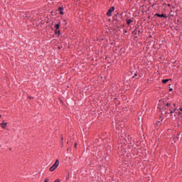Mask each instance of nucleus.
I'll return each mask as SVG.
<instances>
[{"instance_id": "nucleus-1", "label": "nucleus", "mask_w": 182, "mask_h": 182, "mask_svg": "<svg viewBox=\"0 0 182 182\" xmlns=\"http://www.w3.org/2000/svg\"><path fill=\"white\" fill-rule=\"evenodd\" d=\"M59 166V160H56L55 164L50 168V171H55L58 166Z\"/></svg>"}, {"instance_id": "nucleus-2", "label": "nucleus", "mask_w": 182, "mask_h": 182, "mask_svg": "<svg viewBox=\"0 0 182 182\" xmlns=\"http://www.w3.org/2000/svg\"><path fill=\"white\" fill-rule=\"evenodd\" d=\"M114 11V6L111 7L107 12V16H112V12Z\"/></svg>"}, {"instance_id": "nucleus-3", "label": "nucleus", "mask_w": 182, "mask_h": 182, "mask_svg": "<svg viewBox=\"0 0 182 182\" xmlns=\"http://www.w3.org/2000/svg\"><path fill=\"white\" fill-rule=\"evenodd\" d=\"M155 16H158V18H167L166 16L164 14H156Z\"/></svg>"}, {"instance_id": "nucleus-4", "label": "nucleus", "mask_w": 182, "mask_h": 182, "mask_svg": "<svg viewBox=\"0 0 182 182\" xmlns=\"http://www.w3.org/2000/svg\"><path fill=\"white\" fill-rule=\"evenodd\" d=\"M8 123L6 122H3L1 124H0V126L2 129H6V126H7Z\"/></svg>"}, {"instance_id": "nucleus-5", "label": "nucleus", "mask_w": 182, "mask_h": 182, "mask_svg": "<svg viewBox=\"0 0 182 182\" xmlns=\"http://www.w3.org/2000/svg\"><path fill=\"white\" fill-rule=\"evenodd\" d=\"M58 11H59V14H60V15H63V7H60V8L58 9Z\"/></svg>"}, {"instance_id": "nucleus-6", "label": "nucleus", "mask_w": 182, "mask_h": 182, "mask_svg": "<svg viewBox=\"0 0 182 182\" xmlns=\"http://www.w3.org/2000/svg\"><path fill=\"white\" fill-rule=\"evenodd\" d=\"M132 22H133V20H132V19H127V25H130V23H132Z\"/></svg>"}, {"instance_id": "nucleus-7", "label": "nucleus", "mask_w": 182, "mask_h": 182, "mask_svg": "<svg viewBox=\"0 0 182 182\" xmlns=\"http://www.w3.org/2000/svg\"><path fill=\"white\" fill-rule=\"evenodd\" d=\"M168 80H168V79L163 80L162 82L166 84V83H167V82H168Z\"/></svg>"}, {"instance_id": "nucleus-8", "label": "nucleus", "mask_w": 182, "mask_h": 182, "mask_svg": "<svg viewBox=\"0 0 182 182\" xmlns=\"http://www.w3.org/2000/svg\"><path fill=\"white\" fill-rule=\"evenodd\" d=\"M59 26H60V23L56 24V25H55L56 29H59Z\"/></svg>"}, {"instance_id": "nucleus-9", "label": "nucleus", "mask_w": 182, "mask_h": 182, "mask_svg": "<svg viewBox=\"0 0 182 182\" xmlns=\"http://www.w3.org/2000/svg\"><path fill=\"white\" fill-rule=\"evenodd\" d=\"M60 33V31L58 30L57 28L55 29V33Z\"/></svg>"}, {"instance_id": "nucleus-10", "label": "nucleus", "mask_w": 182, "mask_h": 182, "mask_svg": "<svg viewBox=\"0 0 182 182\" xmlns=\"http://www.w3.org/2000/svg\"><path fill=\"white\" fill-rule=\"evenodd\" d=\"M176 110H177V109H174V111H171V112H170V114H173V113H176Z\"/></svg>"}, {"instance_id": "nucleus-11", "label": "nucleus", "mask_w": 182, "mask_h": 182, "mask_svg": "<svg viewBox=\"0 0 182 182\" xmlns=\"http://www.w3.org/2000/svg\"><path fill=\"white\" fill-rule=\"evenodd\" d=\"M44 182H49V178H46L44 181Z\"/></svg>"}, {"instance_id": "nucleus-12", "label": "nucleus", "mask_w": 182, "mask_h": 182, "mask_svg": "<svg viewBox=\"0 0 182 182\" xmlns=\"http://www.w3.org/2000/svg\"><path fill=\"white\" fill-rule=\"evenodd\" d=\"M55 182H60V180L57 179V180L55 181Z\"/></svg>"}, {"instance_id": "nucleus-13", "label": "nucleus", "mask_w": 182, "mask_h": 182, "mask_svg": "<svg viewBox=\"0 0 182 182\" xmlns=\"http://www.w3.org/2000/svg\"><path fill=\"white\" fill-rule=\"evenodd\" d=\"M166 106H167V107H168V106H170V104H169V103H167V104H166Z\"/></svg>"}, {"instance_id": "nucleus-14", "label": "nucleus", "mask_w": 182, "mask_h": 182, "mask_svg": "<svg viewBox=\"0 0 182 182\" xmlns=\"http://www.w3.org/2000/svg\"><path fill=\"white\" fill-rule=\"evenodd\" d=\"M180 111L182 112V108H180Z\"/></svg>"}, {"instance_id": "nucleus-15", "label": "nucleus", "mask_w": 182, "mask_h": 182, "mask_svg": "<svg viewBox=\"0 0 182 182\" xmlns=\"http://www.w3.org/2000/svg\"><path fill=\"white\" fill-rule=\"evenodd\" d=\"M158 124H161L160 122H158Z\"/></svg>"}, {"instance_id": "nucleus-16", "label": "nucleus", "mask_w": 182, "mask_h": 182, "mask_svg": "<svg viewBox=\"0 0 182 182\" xmlns=\"http://www.w3.org/2000/svg\"><path fill=\"white\" fill-rule=\"evenodd\" d=\"M77 145V144H75V147H76Z\"/></svg>"}, {"instance_id": "nucleus-17", "label": "nucleus", "mask_w": 182, "mask_h": 182, "mask_svg": "<svg viewBox=\"0 0 182 182\" xmlns=\"http://www.w3.org/2000/svg\"><path fill=\"white\" fill-rule=\"evenodd\" d=\"M171 90H173V89H172V88H171V89H170V91H171Z\"/></svg>"}, {"instance_id": "nucleus-18", "label": "nucleus", "mask_w": 182, "mask_h": 182, "mask_svg": "<svg viewBox=\"0 0 182 182\" xmlns=\"http://www.w3.org/2000/svg\"><path fill=\"white\" fill-rule=\"evenodd\" d=\"M0 117H1V115L0 114Z\"/></svg>"}]
</instances>
